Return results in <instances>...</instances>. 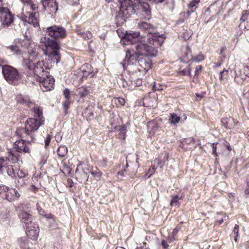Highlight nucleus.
<instances>
[{
    "instance_id": "a19ab883",
    "label": "nucleus",
    "mask_w": 249,
    "mask_h": 249,
    "mask_svg": "<svg viewBox=\"0 0 249 249\" xmlns=\"http://www.w3.org/2000/svg\"><path fill=\"white\" fill-rule=\"evenodd\" d=\"M63 95L65 99V101H71V92L70 89H65L63 90Z\"/></svg>"
},
{
    "instance_id": "79ce46f5",
    "label": "nucleus",
    "mask_w": 249,
    "mask_h": 249,
    "mask_svg": "<svg viewBox=\"0 0 249 249\" xmlns=\"http://www.w3.org/2000/svg\"><path fill=\"white\" fill-rule=\"evenodd\" d=\"M180 199V198L178 195L174 196L170 201V205L171 206L178 205V201Z\"/></svg>"
},
{
    "instance_id": "c756f323",
    "label": "nucleus",
    "mask_w": 249,
    "mask_h": 249,
    "mask_svg": "<svg viewBox=\"0 0 249 249\" xmlns=\"http://www.w3.org/2000/svg\"><path fill=\"white\" fill-rule=\"evenodd\" d=\"M89 93L86 87H81L76 90L75 94L80 97H84L87 96Z\"/></svg>"
},
{
    "instance_id": "412c9836",
    "label": "nucleus",
    "mask_w": 249,
    "mask_h": 249,
    "mask_svg": "<svg viewBox=\"0 0 249 249\" xmlns=\"http://www.w3.org/2000/svg\"><path fill=\"white\" fill-rule=\"evenodd\" d=\"M129 17L128 15H126L123 12H122L121 10H119L115 16V22L117 25L121 26L123 24H124L126 19Z\"/></svg>"
},
{
    "instance_id": "0eeeda50",
    "label": "nucleus",
    "mask_w": 249,
    "mask_h": 249,
    "mask_svg": "<svg viewBox=\"0 0 249 249\" xmlns=\"http://www.w3.org/2000/svg\"><path fill=\"white\" fill-rule=\"evenodd\" d=\"M22 19L25 21L30 24H32L35 27L39 26V13L38 12H32L30 8H28L25 11L24 5L22 10Z\"/></svg>"
},
{
    "instance_id": "473e14b6",
    "label": "nucleus",
    "mask_w": 249,
    "mask_h": 249,
    "mask_svg": "<svg viewBox=\"0 0 249 249\" xmlns=\"http://www.w3.org/2000/svg\"><path fill=\"white\" fill-rule=\"evenodd\" d=\"M78 36L83 38L84 40H88L91 38L92 34L89 31L86 32H81L80 31H77Z\"/></svg>"
},
{
    "instance_id": "aec40b11",
    "label": "nucleus",
    "mask_w": 249,
    "mask_h": 249,
    "mask_svg": "<svg viewBox=\"0 0 249 249\" xmlns=\"http://www.w3.org/2000/svg\"><path fill=\"white\" fill-rule=\"evenodd\" d=\"M21 221L25 223V226H27L33 224V217L29 213L25 211L21 212L18 215Z\"/></svg>"
},
{
    "instance_id": "864d4df0",
    "label": "nucleus",
    "mask_w": 249,
    "mask_h": 249,
    "mask_svg": "<svg viewBox=\"0 0 249 249\" xmlns=\"http://www.w3.org/2000/svg\"><path fill=\"white\" fill-rule=\"evenodd\" d=\"M36 209L37 210L38 213L40 215H44V213H45V212L43 210V209L41 208L40 205L39 203H37L36 205Z\"/></svg>"
},
{
    "instance_id": "e433bc0d",
    "label": "nucleus",
    "mask_w": 249,
    "mask_h": 249,
    "mask_svg": "<svg viewBox=\"0 0 249 249\" xmlns=\"http://www.w3.org/2000/svg\"><path fill=\"white\" fill-rule=\"evenodd\" d=\"M5 168L7 169V173L9 176L16 178V173L12 165H7Z\"/></svg>"
},
{
    "instance_id": "0e129e2a",
    "label": "nucleus",
    "mask_w": 249,
    "mask_h": 249,
    "mask_svg": "<svg viewBox=\"0 0 249 249\" xmlns=\"http://www.w3.org/2000/svg\"><path fill=\"white\" fill-rule=\"evenodd\" d=\"M160 87L161 86L160 85H159V86H158L157 85L154 84L153 86V88H152V89L154 91H156V90H161L162 89L160 88Z\"/></svg>"
},
{
    "instance_id": "4be33fe9",
    "label": "nucleus",
    "mask_w": 249,
    "mask_h": 249,
    "mask_svg": "<svg viewBox=\"0 0 249 249\" xmlns=\"http://www.w3.org/2000/svg\"><path fill=\"white\" fill-rule=\"evenodd\" d=\"M80 70L82 72L83 77H87L91 74V77L93 76V74H92L93 72L92 67L88 63L83 65L81 67Z\"/></svg>"
},
{
    "instance_id": "f704fd0d",
    "label": "nucleus",
    "mask_w": 249,
    "mask_h": 249,
    "mask_svg": "<svg viewBox=\"0 0 249 249\" xmlns=\"http://www.w3.org/2000/svg\"><path fill=\"white\" fill-rule=\"evenodd\" d=\"M91 174L93 176V178L96 180H99L100 179L102 173L101 171H100L98 169H95V170H92L90 172Z\"/></svg>"
},
{
    "instance_id": "c85d7f7f",
    "label": "nucleus",
    "mask_w": 249,
    "mask_h": 249,
    "mask_svg": "<svg viewBox=\"0 0 249 249\" xmlns=\"http://www.w3.org/2000/svg\"><path fill=\"white\" fill-rule=\"evenodd\" d=\"M139 35V33H133V34L126 35L125 38L128 40V42L129 41L131 43L133 44L138 40V38H137V37Z\"/></svg>"
},
{
    "instance_id": "58836bf2",
    "label": "nucleus",
    "mask_w": 249,
    "mask_h": 249,
    "mask_svg": "<svg viewBox=\"0 0 249 249\" xmlns=\"http://www.w3.org/2000/svg\"><path fill=\"white\" fill-rule=\"evenodd\" d=\"M71 102V101H64L62 103L63 108L65 114H67L68 113V111L70 108V106Z\"/></svg>"
},
{
    "instance_id": "a878e982",
    "label": "nucleus",
    "mask_w": 249,
    "mask_h": 249,
    "mask_svg": "<svg viewBox=\"0 0 249 249\" xmlns=\"http://www.w3.org/2000/svg\"><path fill=\"white\" fill-rule=\"evenodd\" d=\"M28 8H30V10H32V12H38V6L37 5L34 3L33 1L32 0H30L29 1L24 3V9L25 11Z\"/></svg>"
},
{
    "instance_id": "de8ad7c7",
    "label": "nucleus",
    "mask_w": 249,
    "mask_h": 249,
    "mask_svg": "<svg viewBox=\"0 0 249 249\" xmlns=\"http://www.w3.org/2000/svg\"><path fill=\"white\" fill-rule=\"evenodd\" d=\"M155 170L156 168L155 166H151L148 172L146 174L145 176H147V178L150 177V176L155 173Z\"/></svg>"
},
{
    "instance_id": "5701e85b",
    "label": "nucleus",
    "mask_w": 249,
    "mask_h": 249,
    "mask_svg": "<svg viewBox=\"0 0 249 249\" xmlns=\"http://www.w3.org/2000/svg\"><path fill=\"white\" fill-rule=\"evenodd\" d=\"M6 158L8 161L11 162L12 163H16L19 160L18 155L17 151L9 150Z\"/></svg>"
},
{
    "instance_id": "4468645a",
    "label": "nucleus",
    "mask_w": 249,
    "mask_h": 249,
    "mask_svg": "<svg viewBox=\"0 0 249 249\" xmlns=\"http://www.w3.org/2000/svg\"><path fill=\"white\" fill-rule=\"evenodd\" d=\"M21 139L19 141H17L14 143V147L17 149V151L19 153H29L30 149L29 147L25 143L27 141L23 138H20Z\"/></svg>"
},
{
    "instance_id": "7ed1b4c3",
    "label": "nucleus",
    "mask_w": 249,
    "mask_h": 249,
    "mask_svg": "<svg viewBox=\"0 0 249 249\" xmlns=\"http://www.w3.org/2000/svg\"><path fill=\"white\" fill-rule=\"evenodd\" d=\"M140 55H137L133 50L128 49L125 52V56L120 65L124 70L129 72L134 73L139 71H147L152 66V61L149 57L142 56L139 58Z\"/></svg>"
},
{
    "instance_id": "338daca9",
    "label": "nucleus",
    "mask_w": 249,
    "mask_h": 249,
    "mask_svg": "<svg viewBox=\"0 0 249 249\" xmlns=\"http://www.w3.org/2000/svg\"><path fill=\"white\" fill-rule=\"evenodd\" d=\"M43 215L48 219H52V218H53V215H52L51 214H45V213H44V215Z\"/></svg>"
},
{
    "instance_id": "bb28decb",
    "label": "nucleus",
    "mask_w": 249,
    "mask_h": 249,
    "mask_svg": "<svg viewBox=\"0 0 249 249\" xmlns=\"http://www.w3.org/2000/svg\"><path fill=\"white\" fill-rule=\"evenodd\" d=\"M18 103L28 106L29 107H32L34 106V103L30 100L28 96L21 97V99L18 101Z\"/></svg>"
},
{
    "instance_id": "ea45409f",
    "label": "nucleus",
    "mask_w": 249,
    "mask_h": 249,
    "mask_svg": "<svg viewBox=\"0 0 249 249\" xmlns=\"http://www.w3.org/2000/svg\"><path fill=\"white\" fill-rule=\"evenodd\" d=\"M8 165V160L6 158L3 157L0 158V171L2 170V168L6 167Z\"/></svg>"
},
{
    "instance_id": "39448f33",
    "label": "nucleus",
    "mask_w": 249,
    "mask_h": 249,
    "mask_svg": "<svg viewBox=\"0 0 249 249\" xmlns=\"http://www.w3.org/2000/svg\"><path fill=\"white\" fill-rule=\"evenodd\" d=\"M2 73L4 79L11 85H18L22 77L18 70L10 65H3L2 67Z\"/></svg>"
},
{
    "instance_id": "6e6d98bb",
    "label": "nucleus",
    "mask_w": 249,
    "mask_h": 249,
    "mask_svg": "<svg viewBox=\"0 0 249 249\" xmlns=\"http://www.w3.org/2000/svg\"><path fill=\"white\" fill-rule=\"evenodd\" d=\"M202 68V67L201 65H198L196 66L195 71L194 77H197L199 75V72L201 71Z\"/></svg>"
},
{
    "instance_id": "603ef678",
    "label": "nucleus",
    "mask_w": 249,
    "mask_h": 249,
    "mask_svg": "<svg viewBox=\"0 0 249 249\" xmlns=\"http://www.w3.org/2000/svg\"><path fill=\"white\" fill-rule=\"evenodd\" d=\"M228 73V71L226 70H223L222 71H220L219 73V78L221 80L223 79L224 78H226Z\"/></svg>"
},
{
    "instance_id": "680f3d73",
    "label": "nucleus",
    "mask_w": 249,
    "mask_h": 249,
    "mask_svg": "<svg viewBox=\"0 0 249 249\" xmlns=\"http://www.w3.org/2000/svg\"><path fill=\"white\" fill-rule=\"evenodd\" d=\"M161 245L162 246V247L164 249H167L168 247H169V245L167 242V241H166L165 240H162L161 241Z\"/></svg>"
},
{
    "instance_id": "423d86ee",
    "label": "nucleus",
    "mask_w": 249,
    "mask_h": 249,
    "mask_svg": "<svg viewBox=\"0 0 249 249\" xmlns=\"http://www.w3.org/2000/svg\"><path fill=\"white\" fill-rule=\"evenodd\" d=\"M20 196V193L16 189L5 185H0V196L2 198L11 202L18 199Z\"/></svg>"
},
{
    "instance_id": "4d7b16f0",
    "label": "nucleus",
    "mask_w": 249,
    "mask_h": 249,
    "mask_svg": "<svg viewBox=\"0 0 249 249\" xmlns=\"http://www.w3.org/2000/svg\"><path fill=\"white\" fill-rule=\"evenodd\" d=\"M51 138L52 136L50 134H48L47 137L45 140V147L46 148L49 145Z\"/></svg>"
},
{
    "instance_id": "f03ea898",
    "label": "nucleus",
    "mask_w": 249,
    "mask_h": 249,
    "mask_svg": "<svg viewBox=\"0 0 249 249\" xmlns=\"http://www.w3.org/2000/svg\"><path fill=\"white\" fill-rule=\"evenodd\" d=\"M32 109L35 117L27 119L25 123V127L18 128L16 131L17 136L23 138L27 143L35 140V133L44 122L41 109L38 106H34Z\"/></svg>"
},
{
    "instance_id": "2eb2a0df",
    "label": "nucleus",
    "mask_w": 249,
    "mask_h": 249,
    "mask_svg": "<svg viewBox=\"0 0 249 249\" xmlns=\"http://www.w3.org/2000/svg\"><path fill=\"white\" fill-rule=\"evenodd\" d=\"M41 3L45 10L52 13H55L58 6L56 0H41Z\"/></svg>"
},
{
    "instance_id": "f8f14e48",
    "label": "nucleus",
    "mask_w": 249,
    "mask_h": 249,
    "mask_svg": "<svg viewBox=\"0 0 249 249\" xmlns=\"http://www.w3.org/2000/svg\"><path fill=\"white\" fill-rule=\"evenodd\" d=\"M89 169L84 167L82 164H79L75 171V178L80 183H85L88 179V173Z\"/></svg>"
},
{
    "instance_id": "2f4dec72",
    "label": "nucleus",
    "mask_w": 249,
    "mask_h": 249,
    "mask_svg": "<svg viewBox=\"0 0 249 249\" xmlns=\"http://www.w3.org/2000/svg\"><path fill=\"white\" fill-rule=\"evenodd\" d=\"M57 153L59 157L65 158L68 153L67 147L64 145L60 146L57 149Z\"/></svg>"
},
{
    "instance_id": "20e7f679",
    "label": "nucleus",
    "mask_w": 249,
    "mask_h": 249,
    "mask_svg": "<svg viewBox=\"0 0 249 249\" xmlns=\"http://www.w3.org/2000/svg\"><path fill=\"white\" fill-rule=\"evenodd\" d=\"M164 41V38L160 35H154L148 38V43L138 42L134 44L135 53L139 55L155 57L157 54L156 48L160 46Z\"/></svg>"
},
{
    "instance_id": "49530a36",
    "label": "nucleus",
    "mask_w": 249,
    "mask_h": 249,
    "mask_svg": "<svg viewBox=\"0 0 249 249\" xmlns=\"http://www.w3.org/2000/svg\"><path fill=\"white\" fill-rule=\"evenodd\" d=\"M242 68L243 69V73L244 74V76L245 77L246 76L249 77V65L246 66L242 65Z\"/></svg>"
},
{
    "instance_id": "bf43d9fd",
    "label": "nucleus",
    "mask_w": 249,
    "mask_h": 249,
    "mask_svg": "<svg viewBox=\"0 0 249 249\" xmlns=\"http://www.w3.org/2000/svg\"><path fill=\"white\" fill-rule=\"evenodd\" d=\"M238 231H239V226L238 225L235 224L234 226V229H233V233L235 235H236V236H235V238H234L235 241L237 240L236 237L238 236Z\"/></svg>"
},
{
    "instance_id": "13d9d810",
    "label": "nucleus",
    "mask_w": 249,
    "mask_h": 249,
    "mask_svg": "<svg viewBox=\"0 0 249 249\" xmlns=\"http://www.w3.org/2000/svg\"><path fill=\"white\" fill-rule=\"evenodd\" d=\"M126 83V85L130 89H132L134 88V84H133V82L131 80H128V81H124Z\"/></svg>"
},
{
    "instance_id": "6e6552de",
    "label": "nucleus",
    "mask_w": 249,
    "mask_h": 249,
    "mask_svg": "<svg viewBox=\"0 0 249 249\" xmlns=\"http://www.w3.org/2000/svg\"><path fill=\"white\" fill-rule=\"evenodd\" d=\"M36 81L39 83L40 87L44 92L50 91L54 89V79L49 73L41 76L40 79Z\"/></svg>"
},
{
    "instance_id": "37998d69",
    "label": "nucleus",
    "mask_w": 249,
    "mask_h": 249,
    "mask_svg": "<svg viewBox=\"0 0 249 249\" xmlns=\"http://www.w3.org/2000/svg\"><path fill=\"white\" fill-rule=\"evenodd\" d=\"M204 59V55L201 54L199 53L197 56L194 57L192 58V60L196 62H199L202 61H203Z\"/></svg>"
},
{
    "instance_id": "69168bd1",
    "label": "nucleus",
    "mask_w": 249,
    "mask_h": 249,
    "mask_svg": "<svg viewBox=\"0 0 249 249\" xmlns=\"http://www.w3.org/2000/svg\"><path fill=\"white\" fill-rule=\"evenodd\" d=\"M126 172V168H124V170H122L121 171L118 172V175H121V176L124 177V172Z\"/></svg>"
},
{
    "instance_id": "f257e3e1",
    "label": "nucleus",
    "mask_w": 249,
    "mask_h": 249,
    "mask_svg": "<svg viewBox=\"0 0 249 249\" xmlns=\"http://www.w3.org/2000/svg\"><path fill=\"white\" fill-rule=\"evenodd\" d=\"M45 32L53 39L47 36L42 37L40 43L44 47L42 49L44 54L51 58L52 62L57 64L60 62L61 56L59 53L60 47L56 40L65 38L67 36L66 30L61 26L53 25L47 27Z\"/></svg>"
},
{
    "instance_id": "09e8293b",
    "label": "nucleus",
    "mask_w": 249,
    "mask_h": 249,
    "mask_svg": "<svg viewBox=\"0 0 249 249\" xmlns=\"http://www.w3.org/2000/svg\"><path fill=\"white\" fill-rule=\"evenodd\" d=\"M100 165L103 167H106L107 165L108 162L107 159V158L103 157L101 159L99 160Z\"/></svg>"
},
{
    "instance_id": "c03bdc74",
    "label": "nucleus",
    "mask_w": 249,
    "mask_h": 249,
    "mask_svg": "<svg viewBox=\"0 0 249 249\" xmlns=\"http://www.w3.org/2000/svg\"><path fill=\"white\" fill-rule=\"evenodd\" d=\"M191 68H190V66H189L186 68H185L184 70H183L182 71H180V73L183 75H188L190 76H191Z\"/></svg>"
},
{
    "instance_id": "393cba45",
    "label": "nucleus",
    "mask_w": 249,
    "mask_h": 249,
    "mask_svg": "<svg viewBox=\"0 0 249 249\" xmlns=\"http://www.w3.org/2000/svg\"><path fill=\"white\" fill-rule=\"evenodd\" d=\"M180 120V117L176 113H170L168 119V122L173 125H176Z\"/></svg>"
},
{
    "instance_id": "9b49d317",
    "label": "nucleus",
    "mask_w": 249,
    "mask_h": 249,
    "mask_svg": "<svg viewBox=\"0 0 249 249\" xmlns=\"http://www.w3.org/2000/svg\"><path fill=\"white\" fill-rule=\"evenodd\" d=\"M33 66L34 77L36 80L40 79L41 76H43L49 73L48 71H45L48 68L45 65V62L43 61H38L35 64L34 63Z\"/></svg>"
},
{
    "instance_id": "6ab92c4d",
    "label": "nucleus",
    "mask_w": 249,
    "mask_h": 249,
    "mask_svg": "<svg viewBox=\"0 0 249 249\" xmlns=\"http://www.w3.org/2000/svg\"><path fill=\"white\" fill-rule=\"evenodd\" d=\"M221 122L225 128L229 129L233 128L238 124V121L231 116H226L223 118Z\"/></svg>"
},
{
    "instance_id": "dca6fc26",
    "label": "nucleus",
    "mask_w": 249,
    "mask_h": 249,
    "mask_svg": "<svg viewBox=\"0 0 249 249\" xmlns=\"http://www.w3.org/2000/svg\"><path fill=\"white\" fill-rule=\"evenodd\" d=\"M26 229L27 231L26 232V235L30 238L36 239L37 238L39 233V229L37 224L33 223L31 225L26 226Z\"/></svg>"
},
{
    "instance_id": "b1692460",
    "label": "nucleus",
    "mask_w": 249,
    "mask_h": 249,
    "mask_svg": "<svg viewBox=\"0 0 249 249\" xmlns=\"http://www.w3.org/2000/svg\"><path fill=\"white\" fill-rule=\"evenodd\" d=\"M137 8L136 10L139 8L144 12L146 15H150L151 13L149 5L147 2L139 3L137 1L136 3Z\"/></svg>"
},
{
    "instance_id": "052dcab7",
    "label": "nucleus",
    "mask_w": 249,
    "mask_h": 249,
    "mask_svg": "<svg viewBox=\"0 0 249 249\" xmlns=\"http://www.w3.org/2000/svg\"><path fill=\"white\" fill-rule=\"evenodd\" d=\"M142 85V80L140 78L137 79L134 82V87L140 86Z\"/></svg>"
},
{
    "instance_id": "e2e57ef3",
    "label": "nucleus",
    "mask_w": 249,
    "mask_h": 249,
    "mask_svg": "<svg viewBox=\"0 0 249 249\" xmlns=\"http://www.w3.org/2000/svg\"><path fill=\"white\" fill-rule=\"evenodd\" d=\"M226 217H227V216L225 215L222 218H221L219 220H216V223L218 225H220V224H222L224 220H226Z\"/></svg>"
},
{
    "instance_id": "4c0bfd02",
    "label": "nucleus",
    "mask_w": 249,
    "mask_h": 249,
    "mask_svg": "<svg viewBox=\"0 0 249 249\" xmlns=\"http://www.w3.org/2000/svg\"><path fill=\"white\" fill-rule=\"evenodd\" d=\"M184 55L185 57L186 58L187 61L192 60V58H193V56L192 54L191 49L188 46L186 47V50L185 53H184Z\"/></svg>"
},
{
    "instance_id": "3c124183",
    "label": "nucleus",
    "mask_w": 249,
    "mask_h": 249,
    "mask_svg": "<svg viewBox=\"0 0 249 249\" xmlns=\"http://www.w3.org/2000/svg\"><path fill=\"white\" fill-rule=\"evenodd\" d=\"M16 175V177H18V178H23L26 176V173L22 170L19 169Z\"/></svg>"
},
{
    "instance_id": "7c9ffc66",
    "label": "nucleus",
    "mask_w": 249,
    "mask_h": 249,
    "mask_svg": "<svg viewBox=\"0 0 249 249\" xmlns=\"http://www.w3.org/2000/svg\"><path fill=\"white\" fill-rule=\"evenodd\" d=\"M242 65H237L235 68V69H234V73L235 74V76L234 77L235 80H236V79L239 77H240L242 79L245 78L244 73H242L243 69L242 68Z\"/></svg>"
},
{
    "instance_id": "72a5a7b5",
    "label": "nucleus",
    "mask_w": 249,
    "mask_h": 249,
    "mask_svg": "<svg viewBox=\"0 0 249 249\" xmlns=\"http://www.w3.org/2000/svg\"><path fill=\"white\" fill-rule=\"evenodd\" d=\"M118 131L120 132L119 134V138L124 139L125 138V135L127 131L126 126L124 124L121 126H119Z\"/></svg>"
},
{
    "instance_id": "8fccbe9b",
    "label": "nucleus",
    "mask_w": 249,
    "mask_h": 249,
    "mask_svg": "<svg viewBox=\"0 0 249 249\" xmlns=\"http://www.w3.org/2000/svg\"><path fill=\"white\" fill-rule=\"evenodd\" d=\"M16 179L17 181L15 180V183L18 187L22 186L25 183L23 178H16Z\"/></svg>"
},
{
    "instance_id": "774afa93",
    "label": "nucleus",
    "mask_w": 249,
    "mask_h": 249,
    "mask_svg": "<svg viewBox=\"0 0 249 249\" xmlns=\"http://www.w3.org/2000/svg\"><path fill=\"white\" fill-rule=\"evenodd\" d=\"M154 162L158 165H160L161 163V160L160 159H156Z\"/></svg>"
},
{
    "instance_id": "9d476101",
    "label": "nucleus",
    "mask_w": 249,
    "mask_h": 249,
    "mask_svg": "<svg viewBox=\"0 0 249 249\" xmlns=\"http://www.w3.org/2000/svg\"><path fill=\"white\" fill-rule=\"evenodd\" d=\"M0 19L1 24L8 27L13 22L14 16L9 9L5 7L0 10Z\"/></svg>"
},
{
    "instance_id": "c9c22d12",
    "label": "nucleus",
    "mask_w": 249,
    "mask_h": 249,
    "mask_svg": "<svg viewBox=\"0 0 249 249\" xmlns=\"http://www.w3.org/2000/svg\"><path fill=\"white\" fill-rule=\"evenodd\" d=\"M200 0H193L189 5V8L193 12L196 8Z\"/></svg>"
},
{
    "instance_id": "1a4fd4ad",
    "label": "nucleus",
    "mask_w": 249,
    "mask_h": 249,
    "mask_svg": "<svg viewBox=\"0 0 249 249\" xmlns=\"http://www.w3.org/2000/svg\"><path fill=\"white\" fill-rule=\"evenodd\" d=\"M137 2V0L136 1L132 0H120V10L130 16L136 12Z\"/></svg>"
},
{
    "instance_id": "5fc2aeb1",
    "label": "nucleus",
    "mask_w": 249,
    "mask_h": 249,
    "mask_svg": "<svg viewBox=\"0 0 249 249\" xmlns=\"http://www.w3.org/2000/svg\"><path fill=\"white\" fill-rule=\"evenodd\" d=\"M230 4H232L234 7H237L240 3V0H230L228 2Z\"/></svg>"
},
{
    "instance_id": "f3484780",
    "label": "nucleus",
    "mask_w": 249,
    "mask_h": 249,
    "mask_svg": "<svg viewBox=\"0 0 249 249\" xmlns=\"http://www.w3.org/2000/svg\"><path fill=\"white\" fill-rule=\"evenodd\" d=\"M240 23L239 28L240 29L243 28L247 30H249V11L244 10L242 12L241 17L240 18Z\"/></svg>"
},
{
    "instance_id": "a18cd8bd",
    "label": "nucleus",
    "mask_w": 249,
    "mask_h": 249,
    "mask_svg": "<svg viewBox=\"0 0 249 249\" xmlns=\"http://www.w3.org/2000/svg\"><path fill=\"white\" fill-rule=\"evenodd\" d=\"M218 144V143H213L212 144V154L215 157L218 156V153L216 152L217 149V145Z\"/></svg>"
},
{
    "instance_id": "cd10ccee",
    "label": "nucleus",
    "mask_w": 249,
    "mask_h": 249,
    "mask_svg": "<svg viewBox=\"0 0 249 249\" xmlns=\"http://www.w3.org/2000/svg\"><path fill=\"white\" fill-rule=\"evenodd\" d=\"M6 48L14 54L19 55L21 54V51L19 47L17 45H9L6 46Z\"/></svg>"
},
{
    "instance_id": "a211bd4d",
    "label": "nucleus",
    "mask_w": 249,
    "mask_h": 249,
    "mask_svg": "<svg viewBox=\"0 0 249 249\" xmlns=\"http://www.w3.org/2000/svg\"><path fill=\"white\" fill-rule=\"evenodd\" d=\"M29 56L26 59H24L25 64L27 66L28 68L31 70L33 67V61L38 56V53L35 50H29L28 51Z\"/></svg>"
},
{
    "instance_id": "ddd939ff",
    "label": "nucleus",
    "mask_w": 249,
    "mask_h": 249,
    "mask_svg": "<svg viewBox=\"0 0 249 249\" xmlns=\"http://www.w3.org/2000/svg\"><path fill=\"white\" fill-rule=\"evenodd\" d=\"M138 27L142 31L148 34H151V36L154 35H159L158 33H155V27L147 21H141L139 22Z\"/></svg>"
}]
</instances>
